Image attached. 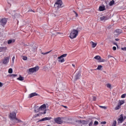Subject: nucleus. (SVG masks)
<instances>
[{
    "instance_id": "nucleus-14",
    "label": "nucleus",
    "mask_w": 126,
    "mask_h": 126,
    "mask_svg": "<svg viewBox=\"0 0 126 126\" xmlns=\"http://www.w3.org/2000/svg\"><path fill=\"white\" fill-rule=\"evenodd\" d=\"M80 73L78 72L76 74V75L75 76V80H77V79H79V77H80Z\"/></svg>"
},
{
    "instance_id": "nucleus-32",
    "label": "nucleus",
    "mask_w": 126,
    "mask_h": 126,
    "mask_svg": "<svg viewBox=\"0 0 126 126\" xmlns=\"http://www.w3.org/2000/svg\"><path fill=\"white\" fill-rule=\"evenodd\" d=\"M23 61H27V57L23 56Z\"/></svg>"
},
{
    "instance_id": "nucleus-51",
    "label": "nucleus",
    "mask_w": 126,
    "mask_h": 126,
    "mask_svg": "<svg viewBox=\"0 0 126 126\" xmlns=\"http://www.w3.org/2000/svg\"><path fill=\"white\" fill-rule=\"evenodd\" d=\"M72 65L73 67H75V65H74V64H72Z\"/></svg>"
},
{
    "instance_id": "nucleus-2",
    "label": "nucleus",
    "mask_w": 126,
    "mask_h": 126,
    "mask_svg": "<svg viewBox=\"0 0 126 126\" xmlns=\"http://www.w3.org/2000/svg\"><path fill=\"white\" fill-rule=\"evenodd\" d=\"M9 119L11 120V121H13V120H15L17 121H15V123H23L22 121L19 120L16 118V113L15 112H12L9 115Z\"/></svg>"
},
{
    "instance_id": "nucleus-16",
    "label": "nucleus",
    "mask_w": 126,
    "mask_h": 126,
    "mask_svg": "<svg viewBox=\"0 0 126 126\" xmlns=\"http://www.w3.org/2000/svg\"><path fill=\"white\" fill-rule=\"evenodd\" d=\"M115 32L116 33H118V35H120V34H121L122 32H123V31H122V30L121 29H117L116 30H115Z\"/></svg>"
},
{
    "instance_id": "nucleus-50",
    "label": "nucleus",
    "mask_w": 126,
    "mask_h": 126,
    "mask_svg": "<svg viewBox=\"0 0 126 126\" xmlns=\"http://www.w3.org/2000/svg\"><path fill=\"white\" fill-rule=\"evenodd\" d=\"M126 116H123V120H124V121H125V120H126Z\"/></svg>"
},
{
    "instance_id": "nucleus-31",
    "label": "nucleus",
    "mask_w": 126,
    "mask_h": 126,
    "mask_svg": "<svg viewBox=\"0 0 126 126\" xmlns=\"http://www.w3.org/2000/svg\"><path fill=\"white\" fill-rule=\"evenodd\" d=\"M99 107L101 108V109H104V110H106L107 109V107L106 106H99Z\"/></svg>"
},
{
    "instance_id": "nucleus-37",
    "label": "nucleus",
    "mask_w": 126,
    "mask_h": 126,
    "mask_svg": "<svg viewBox=\"0 0 126 126\" xmlns=\"http://www.w3.org/2000/svg\"><path fill=\"white\" fill-rule=\"evenodd\" d=\"M10 75H11V76H12V77H16V76H17V75L14 74H11Z\"/></svg>"
},
{
    "instance_id": "nucleus-44",
    "label": "nucleus",
    "mask_w": 126,
    "mask_h": 126,
    "mask_svg": "<svg viewBox=\"0 0 126 126\" xmlns=\"http://www.w3.org/2000/svg\"><path fill=\"white\" fill-rule=\"evenodd\" d=\"M113 51H116V50H117V47L116 46H114L113 47Z\"/></svg>"
},
{
    "instance_id": "nucleus-49",
    "label": "nucleus",
    "mask_w": 126,
    "mask_h": 126,
    "mask_svg": "<svg viewBox=\"0 0 126 126\" xmlns=\"http://www.w3.org/2000/svg\"><path fill=\"white\" fill-rule=\"evenodd\" d=\"M63 107H64V108H65V109L67 108V106H64V105H63Z\"/></svg>"
},
{
    "instance_id": "nucleus-26",
    "label": "nucleus",
    "mask_w": 126,
    "mask_h": 126,
    "mask_svg": "<svg viewBox=\"0 0 126 126\" xmlns=\"http://www.w3.org/2000/svg\"><path fill=\"white\" fill-rule=\"evenodd\" d=\"M114 3H115V1L114 0H112L109 2V4L110 6H111V5H113Z\"/></svg>"
},
{
    "instance_id": "nucleus-35",
    "label": "nucleus",
    "mask_w": 126,
    "mask_h": 126,
    "mask_svg": "<svg viewBox=\"0 0 126 126\" xmlns=\"http://www.w3.org/2000/svg\"><path fill=\"white\" fill-rule=\"evenodd\" d=\"M100 124L101 125H106V124H107V122L106 121L101 122Z\"/></svg>"
},
{
    "instance_id": "nucleus-36",
    "label": "nucleus",
    "mask_w": 126,
    "mask_h": 126,
    "mask_svg": "<svg viewBox=\"0 0 126 126\" xmlns=\"http://www.w3.org/2000/svg\"><path fill=\"white\" fill-rule=\"evenodd\" d=\"M99 61L100 62V63H104V62H105V60L104 59H102V58H101V59L99 60Z\"/></svg>"
},
{
    "instance_id": "nucleus-45",
    "label": "nucleus",
    "mask_w": 126,
    "mask_h": 126,
    "mask_svg": "<svg viewBox=\"0 0 126 126\" xmlns=\"http://www.w3.org/2000/svg\"><path fill=\"white\" fill-rule=\"evenodd\" d=\"M3 86V84L0 82V87H2Z\"/></svg>"
},
{
    "instance_id": "nucleus-8",
    "label": "nucleus",
    "mask_w": 126,
    "mask_h": 126,
    "mask_svg": "<svg viewBox=\"0 0 126 126\" xmlns=\"http://www.w3.org/2000/svg\"><path fill=\"white\" fill-rule=\"evenodd\" d=\"M54 121L56 124H59V125L63 124V121L62 120V118L61 117L55 118Z\"/></svg>"
},
{
    "instance_id": "nucleus-46",
    "label": "nucleus",
    "mask_w": 126,
    "mask_h": 126,
    "mask_svg": "<svg viewBox=\"0 0 126 126\" xmlns=\"http://www.w3.org/2000/svg\"><path fill=\"white\" fill-rule=\"evenodd\" d=\"M89 126H92V122H90L89 124Z\"/></svg>"
},
{
    "instance_id": "nucleus-30",
    "label": "nucleus",
    "mask_w": 126,
    "mask_h": 126,
    "mask_svg": "<svg viewBox=\"0 0 126 126\" xmlns=\"http://www.w3.org/2000/svg\"><path fill=\"white\" fill-rule=\"evenodd\" d=\"M116 125H117V121L115 120L112 124V126H116Z\"/></svg>"
},
{
    "instance_id": "nucleus-41",
    "label": "nucleus",
    "mask_w": 126,
    "mask_h": 126,
    "mask_svg": "<svg viewBox=\"0 0 126 126\" xmlns=\"http://www.w3.org/2000/svg\"><path fill=\"white\" fill-rule=\"evenodd\" d=\"M73 11L75 13V14H76V17H77L78 16V14H77V13H76L75 11Z\"/></svg>"
},
{
    "instance_id": "nucleus-6",
    "label": "nucleus",
    "mask_w": 126,
    "mask_h": 126,
    "mask_svg": "<svg viewBox=\"0 0 126 126\" xmlns=\"http://www.w3.org/2000/svg\"><path fill=\"white\" fill-rule=\"evenodd\" d=\"M10 57H4V59L2 60L3 64H7L9 63Z\"/></svg>"
},
{
    "instance_id": "nucleus-34",
    "label": "nucleus",
    "mask_w": 126,
    "mask_h": 126,
    "mask_svg": "<svg viewBox=\"0 0 126 126\" xmlns=\"http://www.w3.org/2000/svg\"><path fill=\"white\" fill-rule=\"evenodd\" d=\"M126 94H124L121 95V98H126Z\"/></svg>"
},
{
    "instance_id": "nucleus-39",
    "label": "nucleus",
    "mask_w": 126,
    "mask_h": 126,
    "mask_svg": "<svg viewBox=\"0 0 126 126\" xmlns=\"http://www.w3.org/2000/svg\"><path fill=\"white\" fill-rule=\"evenodd\" d=\"M96 98L97 97L96 96H93V101H96Z\"/></svg>"
},
{
    "instance_id": "nucleus-19",
    "label": "nucleus",
    "mask_w": 126,
    "mask_h": 126,
    "mask_svg": "<svg viewBox=\"0 0 126 126\" xmlns=\"http://www.w3.org/2000/svg\"><path fill=\"white\" fill-rule=\"evenodd\" d=\"M15 42V39H10L8 41V44H12Z\"/></svg>"
},
{
    "instance_id": "nucleus-52",
    "label": "nucleus",
    "mask_w": 126,
    "mask_h": 126,
    "mask_svg": "<svg viewBox=\"0 0 126 126\" xmlns=\"http://www.w3.org/2000/svg\"><path fill=\"white\" fill-rule=\"evenodd\" d=\"M29 11H32V12H35V11H34L33 10H30Z\"/></svg>"
},
{
    "instance_id": "nucleus-17",
    "label": "nucleus",
    "mask_w": 126,
    "mask_h": 126,
    "mask_svg": "<svg viewBox=\"0 0 126 126\" xmlns=\"http://www.w3.org/2000/svg\"><path fill=\"white\" fill-rule=\"evenodd\" d=\"M17 80H19L20 81H23V80H24V77L21 76V75H20L19 77L17 78Z\"/></svg>"
},
{
    "instance_id": "nucleus-22",
    "label": "nucleus",
    "mask_w": 126,
    "mask_h": 126,
    "mask_svg": "<svg viewBox=\"0 0 126 126\" xmlns=\"http://www.w3.org/2000/svg\"><path fill=\"white\" fill-rule=\"evenodd\" d=\"M125 103V100H119L118 104L120 106H122V105H124V103Z\"/></svg>"
},
{
    "instance_id": "nucleus-27",
    "label": "nucleus",
    "mask_w": 126,
    "mask_h": 126,
    "mask_svg": "<svg viewBox=\"0 0 126 126\" xmlns=\"http://www.w3.org/2000/svg\"><path fill=\"white\" fill-rule=\"evenodd\" d=\"M58 62L59 63H64V59L63 58V59H59Z\"/></svg>"
},
{
    "instance_id": "nucleus-3",
    "label": "nucleus",
    "mask_w": 126,
    "mask_h": 126,
    "mask_svg": "<svg viewBox=\"0 0 126 126\" xmlns=\"http://www.w3.org/2000/svg\"><path fill=\"white\" fill-rule=\"evenodd\" d=\"M77 35H78V31L77 30H73L70 34L69 37L70 39H74V38L77 37Z\"/></svg>"
},
{
    "instance_id": "nucleus-47",
    "label": "nucleus",
    "mask_w": 126,
    "mask_h": 126,
    "mask_svg": "<svg viewBox=\"0 0 126 126\" xmlns=\"http://www.w3.org/2000/svg\"><path fill=\"white\" fill-rule=\"evenodd\" d=\"M108 58H113V56H112L109 55L108 56Z\"/></svg>"
},
{
    "instance_id": "nucleus-9",
    "label": "nucleus",
    "mask_w": 126,
    "mask_h": 126,
    "mask_svg": "<svg viewBox=\"0 0 126 126\" xmlns=\"http://www.w3.org/2000/svg\"><path fill=\"white\" fill-rule=\"evenodd\" d=\"M110 19V17L108 16H103L100 18V21H106Z\"/></svg>"
},
{
    "instance_id": "nucleus-11",
    "label": "nucleus",
    "mask_w": 126,
    "mask_h": 126,
    "mask_svg": "<svg viewBox=\"0 0 126 126\" xmlns=\"http://www.w3.org/2000/svg\"><path fill=\"white\" fill-rule=\"evenodd\" d=\"M35 96H38V94L36 93H32L29 95V98H33Z\"/></svg>"
},
{
    "instance_id": "nucleus-4",
    "label": "nucleus",
    "mask_w": 126,
    "mask_h": 126,
    "mask_svg": "<svg viewBox=\"0 0 126 126\" xmlns=\"http://www.w3.org/2000/svg\"><path fill=\"white\" fill-rule=\"evenodd\" d=\"M54 6L57 7V8H62V7H63V1L62 0H57L54 4Z\"/></svg>"
},
{
    "instance_id": "nucleus-21",
    "label": "nucleus",
    "mask_w": 126,
    "mask_h": 126,
    "mask_svg": "<svg viewBox=\"0 0 126 126\" xmlns=\"http://www.w3.org/2000/svg\"><path fill=\"white\" fill-rule=\"evenodd\" d=\"M5 50H6V47H0V53H1V52H3V51H5Z\"/></svg>"
},
{
    "instance_id": "nucleus-15",
    "label": "nucleus",
    "mask_w": 126,
    "mask_h": 126,
    "mask_svg": "<svg viewBox=\"0 0 126 126\" xmlns=\"http://www.w3.org/2000/svg\"><path fill=\"white\" fill-rule=\"evenodd\" d=\"M67 56V54H64L61 55L60 57H58V60H61V59H63V58H65Z\"/></svg>"
},
{
    "instance_id": "nucleus-29",
    "label": "nucleus",
    "mask_w": 126,
    "mask_h": 126,
    "mask_svg": "<svg viewBox=\"0 0 126 126\" xmlns=\"http://www.w3.org/2000/svg\"><path fill=\"white\" fill-rule=\"evenodd\" d=\"M12 68H10L8 69V73H12Z\"/></svg>"
},
{
    "instance_id": "nucleus-40",
    "label": "nucleus",
    "mask_w": 126,
    "mask_h": 126,
    "mask_svg": "<svg viewBox=\"0 0 126 126\" xmlns=\"http://www.w3.org/2000/svg\"><path fill=\"white\" fill-rule=\"evenodd\" d=\"M98 121H95L94 123V125L97 126V125H98Z\"/></svg>"
},
{
    "instance_id": "nucleus-1",
    "label": "nucleus",
    "mask_w": 126,
    "mask_h": 126,
    "mask_svg": "<svg viewBox=\"0 0 126 126\" xmlns=\"http://www.w3.org/2000/svg\"><path fill=\"white\" fill-rule=\"evenodd\" d=\"M46 109H47V106H46V104H44L40 106L39 107L38 106H36L34 108V112L35 113H38L39 111H44L43 115H45L46 114L47 110H46Z\"/></svg>"
},
{
    "instance_id": "nucleus-7",
    "label": "nucleus",
    "mask_w": 126,
    "mask_h": 126,
    "mask_svg": "<svg viewBox=\"0 0 126 126\" xmlns=\"http://www.w3.org/2000/svg\"><path fill=\"white\" fill-rule=\"evenodd\" d=\"M124 121V115L121 114L120 118L118 119V124H123Z\"/></svg>"
},
{
    "instance_id": "nucleus-53",
    "label": "nucleus",
    "mask_w": 126,
    "mask_h": 126,
    "mask_svg": "<svg viewBox=\"0 0 126 126\" xmlns=\"http://www.w3.org/2000/svg\"><path fill=\"white\" fill-rule=\"evenodd\" d=\"M114 45H116L118 47V44L117 43H114Z\"/></svg>"
},
{
    "instance_id": "nucleus-42",
    "label": "nucleus",
    "mask_w": 126,
    "mask_h": 126,
    "mask_svg": "<svg viewBox=\"0 0 126 126\" xmlns=\"http://www.w3.org/2000/svg\"><path fill=\"white\" fill-rule=\"evenodd\" d=\"M121 50H122V51H126V47H122V48H121Z\"/></svg>"
},
{
    "instance_id": "nucleus-28",
    "label": "nucleus",
    "mask_w": 126,
    "mask_h": 126,
    "mask_svg": "<svg viewBox=\"0 0 126 126\" xmlns=\"http://www.w3.org/2000/svg\"><path fill=\"white\" fill-rule=\"evenodd\" d=\"M102 65H98L96 69H97L98 70H101V69H102Z\"/></svg>"
},
{
    "instance_id": "nucleus-23",
    "label": "nucleus",
    "mask_w": 126,
    "mask_h": 126,
    "mask_svg": "<svg viewBox=\"0 0 126 126\" xmlns=\"http://www.w3.org/2000/svg\"><path fill=\"white\" fill-rule=\"evenodd\" d=\"M94 59H95V60H97V61H100V60H101V57L99 56H96L94 57Z\"/></svg>"
},
{
    "instance_id": "nucleus-38",
    "label": "nucleus",
    "mask_w": 126,
    "mask_h": 126,
    "mask_svg": "<svg viewBox=\"0 0 126 126\" xmlns=\"http://www.w3.org/2000/svg\"><path fill=\"white\" fill-rule=\"evenodd\" d=\"M111 84H107V87L108 88H110V89H111Z\"/></svg>"
},
{
    "instance_id": "nucleus-25",
    "label": "nucleus",
    "mask_w": 126,
    "mask_h": 126,
    "mask_svg": "<svg viewBox=\"0 0 126 126\" xmlns=\"http://www.w3.org/2000/svg\"><path fill=\"white\" fill-rule=\"evenodd\" d=\"M52 50H50V51L45 52V53H43V52H41L42 55H43L44 56H45V55H48V54H50V53H51Z\"/></svg>"
},
{
    "instance_id": "nucleus-18",
    "label": "nucleus",
    "mask_w": 126,
    "mask_h": 126,
    "mask_svg": "<svg viewBox=\"0 0 126 126\" xmlns=\"http://www.w3.org/2000/svg\"><path fill=\"white\" fill-rule=\"evenodd\" d=\"M78 123H80L82 125H85V124H86V121L85 120H79Z\"/></svg>"
},
{
    "instance_id": "nucleus-48",
    "label": "nucleus",
    "mask_w": 126,
    "mask_h": 126,
    "mask_svg": "<svg viewBox=\"0 0 126 126\" xmlns=\"http://www.w3.org/2000/svg\"><path fill=\"white\" fill-rule=\"evenodd\" d=\"M115 40L118 41H120V39L119 38H116Z\"/></svg>"
},
{
    "instance_id": "nucleus-12",
    "label": "nucleus",
    "mask_w": 126,
    "mask_h": 126,
    "mask_svg": "<svg viewBox=\"0 0 126 126\" xmlns=\"http://www.w3.org/2000/svg\"><path fill=\"white\" fill-rule=\"evenodd\" d=\"M6 19H2L1 21V25H2V26H4L6 24Z\"/></svg>"
},
{
    "instance_id": "nucleus-20",
    "label": "nucleus",
    "mask_w": 126,
    "mask_h": 126,
    "mask_svg": "<svg viewBox=\"0 0 126 126\" xmlns=\"http://www.w3.org/2000/svg\"><path fill=\"white\" fill-rule=\"evenodd\" d=\"M91 44H92V48H95L97 46V43H94L93 41H91Z\"/></svg>"
},
{
    "instance_id": "nucleus-43",
    "label": "nucleus",
    "mask_w": 126,
    "mask_h": 126,
    "mask_svg": "<svg viewBox=\"0 0 126 126\" xmlns=\"http://www.w3.org/2000/svg\"><path fill=\"white\" fill-rule=\"evenodd\" d=\"M14 60H15V57H13L12 59V61L13 63H14Z\"/></svg>"
},
{
    "instance_id": "nucleus-13",
    "label": "nucleus",
    "mask_w": 126,
    "mask_h": 126,
    "mask_svg": "<svg viewBox=\"0 0 126 126\" xmlns=\"http://www.w3.org/2000/svg\"><path fill=\"white\" fill-rule=\"evenodd\" d=\"M106 8H105V5L100 6L99 7V11H104Z\"/></svg>"
},
{
    "instance_id": "nucleus-10",
    "label": "nucleus",
    "mask_w": 126,
    "mask_h": 126,
    "mask_svg": "<svg viewBox=\"0 0 126 126\" xmlns=\"http://www.w3.org/2000/svg\"><path fill=\"white\" fill-rule=\"evenodd\" d=\"M50 120H52V117H45L39 120L38 122H44L45 121H50Z\"/></svg>"
},
{
    "instance_id": "nucleus-33",
    "label": "nucleus",
    "mask_w": 126,
    "mask_h": 126,
    "mask_svg": "<svg viewBox=\"0 0 126 126\" xmlns=\"http://www.w3.org/2000/svg\"><path fill=\"white\" fill-rule=\"evenodd\" d=\"M40 116V114H37L33 115V118H37V117H39Z\"/></svg>"
},
{
    "instance_id": "nucleus-5",
    "label": "nucleus",
    "mask_w": 126,
    "mask_h": 126,
    "mask_svg": "<svg viewBox=\"0 0 126 126\" xmlns=\"http://www.w3.org/2000/svg\"><path fill=\"white\" fill-rule=\"evenodd\" d=\"M39 67L38 66H36L34 67L30 68L28 71L29 72H31L33 73L34 72H36V71H38L39 70Z\"/></svg>"
},
{
    "instance_id": "nucleus-24",
    "label": "nucleus",
    "mask_w": 126,
    "mask_h": 126,
    "mask_svg": "<svg viewBox=\"0 0 126 126\" xmlns=\"http://www.w3.org/2000/svg\"><path fill=\"white\" fill-rule=\"evenodd\" d=\"M120 109H121V105L120 104H118V106L115 108L116 111H118V110H120Z\"/></svg>"
}]
</instances>
